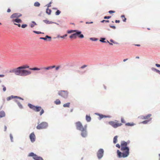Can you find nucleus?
<instances>
[{
	"mask_svg": "<svg viewBox=\"0 0 160 160\" xmlns=\"http://www.w3.org/2000/svg\"><path fill=\"white\" fill-rule=\"evenodd\" d=\"M87 67V65H83L81 67V68H83L86 67Z\"/></svg>",
	"mask_w": 160,
	"mask_h": 160,
	"instance_id": "603ef678",
	"label": "nucleus"
},
{
	"mask_svg": "<svg viewBox=\"0 0 160 160\" xmlns=\"http://www.w3.org/2000/svg\"><path fill=\"white\" fill-rule=\"evenodd\" d=\"M76 124L77 129L82 132L85 131V129L86 128L85 126L83 127L81 123L79 122H77Z\"/></svg>",
	"mask_w": 160,
	"mask_h": 160,
	"instance_id": "0eeeda50",
	"label": "nucleus"
},
{
	"mask_svg": "<svg viewBox=\"0 0 160 160\" xmlns=\"http://www.w3.org/2000/svg\"><path fill=\"white\" fill-rule=\"evenodd\" d=\"M18 98L19 99H22V100H23V99H22V98H20V97H17V96H10V97H8L7 98V101H9L10 100L12 99V98Z\"/></svg>",
	"mask_w": 160,
	"mask_h": 160,
	"instance_id": "4468645a",
	"label": "nucleus"
},
{
	"mask_svg": "<svg viewBox=\"0 0 160 160\" xmlns=\"http://www.w3.org/2000/svg\"><path fill=\"white\" fill-rule=\"evenodd\" d=\"M29 66L28 65H23L13 69L10 72H14L18 75L22 76H26L31 73L30 71L25 69L26 68H29Z\"/></svg>",
	"mask_w": 160,
	"mask_h": 160,
	"instance_id": "f257e3e1",
	"label": "nucleus"
},
{
	"mask_svg": "<svg viewBox=\"0 0 160 160\" xmlns=\"http://www.w3.org/2000/svg\"><path fill=\"white\" fill-rule=\"evenodd\" d=\"M59 95L64 98H67L68 97V92L67 91H61L58 92Z\"/></svg>",
	"mask_w": 160,
	"mask_h": 160,
	"instance_id": "1a4fd4ad",
	"label": "nucleus"
},
{
	"mask_svg": "<svg viewBox=\"0 0 160 160\" xmlns=\"http://www.w3.org/2000/svg\"><path fill=\"white\" fill-rule=\"evenodd\" d=\"M46 12L47 14H48L49 15H50L51 13V10L50 9H49L48 8L46 10Z\"/></svg>",
	"mask_w": 160,
	"mask_h": 160,
	"instance_id": "c756f323",
	"label": "nucleus"
},
{
	"mask_svg": "<svg viewBox=\"0 0 160 160\" xmlns=\"http://www.w3.org/2000/svg\"><path fill=\"white\" fill-rule=\"evenodd\" d=\"M120 22V20H116L115 21V22L116 23H119V22Z\"/></svg>",
	"mask_w": 160,
	"mask_h": 160,
	"instance_id": "5fc2aeb1",
	"label": "nucleus"
},
{
	"mask_svg": "<svg viewBox=\"0 0 160 160\" xmlns=\"http://www.w3.org/2000/svg\"><path fill=\"white\" fill-rule=\"evenodd\" d=\"M109 21L108 20H105V22H109Z\"/></svg>",
	"mask_w": 160,
	"mask_h": 160,
	"instance_id": "774afa93",
	"label": "nucleus"
},
{
	"mask_svg": "<svg viewBox=\"0 0 160 160\" xmlns=\"http://www.w3.org/2000/svg\"><path fill=\"white\" fill-rule=\"evenodd\" d=\"M116 147L119 148H120V146L119 144H117L116 145Z\"/></svg>",
	"mask_w": 160,
	"mask_h": 160,
	"instance_id": "8fccbe9b",
	"label": "nucleus"
},
{
	"mask_svg": "<svg viewBox=\"0 0 160 160\" xmlns=\"http://www.w3.org/2000/svg\"><path fill=\"white\" fill-rule=\"evenodd\" d=\"M40 5V4L38 2H36L34 3V6L35 7H39Z\"/></svg>",
	"mask_w": 160,
	"mask_h": 160,
	"instance_id": "2f4dec72",
	"label": "nucleus"
},
{
	"mask_svg": "<svg viewBox=\"0 0 160 160\" xmlns=\"http://www.w3.org/2000/svg\"><path fill=\"white\" fill-rule=\"evenodd\" d=\"M67 34H66L62 36H61L60 37L61 38H64L65 37H67Z\"/></svg>",
	"mask_w": 160,
	"mask_h": 160,
	"instance_id": "49530a36",
	"label": "nucleus"
},
{
	"mask_svg": "<svg viewBox=\"0 0 160 160\" xmlns=\"http://www.w3.org/2000/svg\"><path fill=\"white\" fill-rule=\"evenodd\" d=\"M27 26V24H22L21 26V27L22 28H25Z\"/></svg>",
	"mask_w": 160,
	"mask_h": 160,
	"instance_id": "a19ab883",
	"label": "nucleus"
},
{
	"mask_svg": "<svg viewBox=\"0 0 160 160\" xmlns=\"http://www.w3.org/2000/svg\"><path fill=\"white\" fill-rule=\"evenodd\" d=\"M51 2H50V3H49L48 4V7H50V6H51Z\"/></svg>",
	"mask_w": 160,
	"mask_h": 160,
	"instance_id": "bf43d9fd",
	"label": "nucleus"
},
{
	"mask_svg": "<svg viewBox=\"0 0 160 160\" xmlns=\"http://www.w3.org/2000/svg\"><path fill=\"white\" fill-rule=\"evenodd\" d=\"M151 69L152 71H155L156 72H157L159 73V72H160V71L159 70L154 68H152Z\"/></svg>",
	"mask_w": 160,
	"mask_h": 160,
	"instance_id": "7c9ffc66",
	"label": "nucleus"
},
{
	"mask_svg": "<svg viewBox=\"0 0 160 160\" xmlns=\"http://www.w3.org/2000/svg\"><path fill=\"white\" fill-rule=\"evenodd\" d=\"M17 103L20 108L22 109L23 108L22 105L20 102H18Z\"/></svg>",
	"mask_w": 160,
	"mask_h": 160,
	"instance_id": "c9c22d12",
	"label": "nucleus"
},
{
	"mask_svg": "<svg viewBox=\"0 0 160 160\" xmlns=\"http://www.w3.org/2000/svg\"><path fill=\"white\" fill-rule=\"evenodd\" d=\"M125 151V152L122 153L119 150H117V153L118 157L120 158H125L128 157L129 154V152Z\"/></svg>",
	"mask_w": 160,
	"mask_h": 160,
	"instance_id": "20e7f679",
	"label": "nucleus"
},
{
	"mask_svg": "<svg viewBox=\"0 0 160 160\" xmlns=\"http://www.w3.org/2000/svg\"><path fill=\"white\" fill-rule=\"evenodd\" d=\"M127 143L124 141H122L121 143V150L122 151H126L129 152V148L127 147Z\"/></svg>",
	"mask_w": 160,
	"mask_h": 160,
	"instance_id": "39448f33",
	"label": "nucleus"
},
{
	"mask_svg": "<svg viewBox=\"0 0 160 160\" xmlns=\"http://www.w3.org/2000/svg\"><path fill=\"white\" fill-rule=\"evenodd\" d=\"M33 32H34L38 34L42 33V32H37V31H33Z\"/></svg>",
	"mask_w": 160,
	"mask_h": 160,
	"instance_id": "c03bdc74",
	"label": "nucleus"
},
{
	"mask_svg": "<svg viewBox=\"0 0 160 160\" xmlns=\"http://www.w3.org/2000/svg\"><path fill=\"white\" fill-rule=\"evenodd\" d=\"M110 27L112 28L113 29H115L116 28V27L115 26H110Z\"/></svg>",
	"mask_w": 160,
	"mask_h": 160,
	"instance_id": "09e8293b",
	"label": "nucleus"
},
{
	"mask_svg": "<svg viewBox=\"0 0 160 160\" xmlns=\"http://www.w3.org/2000/svg\"><path fill=\"white\" fill-rule=\"evenodd\" d=\"M149 121V120H145L142 122V123L144 124H147Z\"/></svg>",
	"mask_w": 160,
	"mask_h": 160,
	"instance_id": "58836bf2",
	"label": "nucleus"
},
{
	"mask_svg": "<svg viewBox=\"0 0 160 160\" xmlns=\"http://www.w3.org/2000/svg\"><path fill=\"white\" fill-rule=\"evenodd\" d=\"M110 41L111 42H112V43H117L116 42H115L113 40H112V39H111L110 40Z\"/></svg>",
	"mask_w": 160,
	"mask_h": 160,
	"instance_id": "3c124183",
	"label": "nucleus"
},
{
	"mask_svg": "<svg viewBox=\"0 0 160 160\" xmlns=\"http://www.w3.org/2000/svg\"><path fill=\"white\" fill-rule=\"evenodd\" d=\"M60 13H61V12L59 10H58L55 13V14L57 15H58Z\"/></svg>",
	"mask_w": 160,
	"mask_h": 160,
	"instance_id": "e433bc0d",
	"label": "nucleus"
},
{
	"mask_svg": "<svg viewBox=\"0 0 160 160\" xmlns=\"http://www.w3.org/2000/svg\"><path fill=\"white\" fill-rule=\"evenodd\" d=\"M121 18H125V16L124 15H122L121 16Z\"/></svg>",
	"mask_w": 160,
	"mask_h": 160,
	"instance_id": "e2e57ef3",
	"label": "nucleus"
},
{
	"mask_svg": "<svg viewBox=\"0 0 160 160\" xmlns=\"http://www.w3.org/2000/svg\"><path fill=\"white\" fill-rule=\"evenodd\" d=\"M43 22L47 24H50L53 23L52 22L50 21L46 20H43Z\"/></svg>",
	"mask_w": 160,
	"mask_h": 160,
	"instance_id": "aec40b11",
	"label": "nucleus"
},
{
	"mask_svg": "<svg viewBox=\"0 0 160 160\" xmlns=\"http://www.w3.org/2000/svg\"><path fill=\"white\" fill-rule=\"evenodd\" d=\"M108 123L114 128H116L118 127L121 126L122 125L121 123L115 122L114 121H110Z\"/></svg>",
	"mask_w": 160,
	"mask_h": 160,
	"instance_id": "9d476101",
	"label": "nucleus"
},
{
	"mask_svg": "<svg viewBox=\"0 0 160 160\" xmlns=\"http://www.w3.org/2000/svg\"><path fill=\"white\" fill-rule=\"evenodd\" d=\"M48 126V124L46 122H43L41 123L37 126L38 129H41L46 128Z\"/></svg>",
	"mask_w": 160,
	"mask_h": 160,
	"instance_id": "423d86ee",
	"label": "nucleus"
},
{
	"mask_svg": "<svg viewBox=\"0 0 160 160\" xmlns=\"http://www.w3.org/2000/svg\"><path fill=\"white\" fill-rule=\"evenodd\" d=\"M59 68H60V66H57L56 68V70H57Z\"/></svg>",
	"mask_w": 160,
	"mask_h": 160,
	"instance_id": "6e6d98bb",
	"label": "nucleus"
},
{
	"mask_svg": "<svg viewBox=\"0 0 160 160\" xmlns=\"http://www.w3.org/2000/svg\"><path fill=\"white\" fill-rule=\"evenodd\" d=\"M135 46H140V44H135Z\"/></svg>",
	"mask_w": 160,
	"mask_h": 160,
	"instance_id": "69168bd1",
	"label": "nucleus"
},
{
	"mask_svg": "<svg viewBox=\"0 0 160 160\" xmlns=\"http://www.w3.org/2000/svg\"><path fill=\"white\" fill-rule=\"evenodd\" d=\"M121 121L123 123H125V120H124L123 118H121Z\"/></svg>",
	"mask_w": 160,
	"mask_h": 160,
	"instance_id": "de8ad7c7",
	"label": "nucleus"
},
{
	"mask_svg": "<svg viewBox=\"0 0 160 160\" xmlns=\"http://www.w3.org/2000/svg\"><path fill=\"white\" fill-rule=\"evenodd\" d=\"M151 116V114H148L146 116H143V119H147L148 118H149V117H150Z\"/></svg>",
	"mask_w": 160,
	"mask_h": 160,
	"instance_id": "393cba45",
	"label": "nucleus"
},
{
	"mask_svg": "<svg viewBox=\"0 0 160 160\" xmlns=\"http://www.w3.org/2000/svg\"><path fill=\"white\" fill-rule=\"evenodd\" d=\"M32 142H34L35 140V136L33 132L29 136Z\"/></svg>",
	"mask_w": 160,
	"mask_h": 160,
	"instance_id": "ddd939ff",
	"label": "nucleus"
},
{
	"mask_svg": "<svg viewBox=\"0 0 160 160\" xmlns=\"http://www.w3.org/2000/svg\"><path fill=\"white\" fill-rule=\"evenodd\" d=\"M106 40V38H100L99 41L102 42H106V41L105 40Z\"/></svg>",
	"mask_w": 160,
	"mask_h": 160,
	"instance_id": "5701e85b",
	"label": "nucleus"
},
{
	"mask_svg": "<svg viewBox=\"0 0 160 160\" xmlns=\"http://www.w3.org/2000/svg\"><path fill=\"white\" fill-rule=\"evenodd\" d=\"M75 32V33L77 37H78L80 38H84L83 35L81 34V32L76 30V31Z\"/></svg>",
	"mask_w": 160,
	"mask_h": 160,
	"instance_id": "f8f14e48",
	"label": "nucleus"
},
{
	"mask_svg": "<svg viewBox=\"0 0 160 160\" xmlns=\"http://www.w3.org/2000/svg\"><path fill=\"white\" fill-rule=\"evenodd\" d=\"M81 135L83 137H85L87 136V133L86 132V128L85 129V130L84 132H82Z\"/></svg>",
	"mask_w": 160,
	"mask_h": 160,
	"instance_id": "f3484780",
	"label": "nucleus"
},
{
	"mask_svg": "<svg viewBox=\"0 0 160 160\" xmlns=\"http://www.w3.org/2000/svg\"><path fill=\"white\" fill-rule=\"evenodd\" d=\"M86 119L88 122L90 121V116L87 115L86 116Z\"/></svg>",
	"mask_w": 160,
	"mask_h": 160,
	"instance_id": "72a5a7b5",
	"label": "nucleus"
},
{
	"mask_svg": "<svg viewBox=\"0 0 160 160\" xmlns=\"http://www.w3.org/2000/svg\"><path fill=\"white\" fill-rule=\"evenodd\" d=\"M111 16H105L104 17V18L105 19H108L111 18Z\"/></svg>",
	"mask_w": 160,
	"mask_h": 160,
	"instance_id": "ea45409f",
	"label": "nucleus"
},
{
	"mask_svg": "<svg viewBox=\"0 0 160 160\" xmlns=\"http://www.w3.org/2000/svg\"><path fill=\"white\" fill-rule=\"evenodd\" d=\"M115 12L114 11H112V10H110L108 12L110 13V14H112V13H115Z\"/></svg>",
	"mask_w": 160,
	"mask_h": 160,
	"instance_id": "79ce46f5",
	"label": "nucleus"
},
{
	"mask_svg": "<svg viewBox=\"0 0 160 160\" xmlns=\"http://www.w3.org/2000/svg\"><path fill=\"white\" fill-rule=\"evenodd\" d=\"M22 16V14L19 13L13 14L10 16V18L12 19L11 22L14 24L18 26L19 27H20L21 26L19 23L22 22V20L18 18Z\"/></svg>",
	"mask_w": 160,
	"mask_h": 160,
	"instance_id": "f03ea898",
	"label": "nucleus"
},
{
	"mask_svg": "<svg viewBox=\"0 0 160 160\" xmlns=\"http://www.w3.org/2000/svg\"><path fill=\"white\" fill-rule=\"evenodd\" d=\"M34 159L35 160H43L42 158L38 157L37 156L35 158H34Z\"/></svg>",
	"mask_w": 160,
	"mask_h": 160,
	"instance_id": "bb28decb",
	"label": "nucleus"
},
{
	"mask_svg": "<svg viewBox=\"0 0 160 160\" xmlns=\"http://www.w3.org/2000/svg\"><path fill=\"white\" fill-rule=\"evenodd\" d=\"M76 31V30H71L69 31H67V32L68 33H70L72 32H75Z\"/></svg>",
	"mask_w": 160,
	"mask_h": 160,
	"instance_id": "473e14b6",
	"label": "nucleus"
},
{
	"mask_svg": "<svg viewBox=\"0 0 160 160\" xmlns=\"http://www.w3.org/2000/svg\"><path fill=\"white\" fill-rule=\"evenodd\" d=\"M70 103L68 102L65 104H64L63 105V106L64 107L66 108L68 107L69 108L70 106Z\"/></svg>",
	"mask_w": 160,
	"mask_h": 160,
	"instance_id": "b1692460",
	"label": "nucleus"
},
{
	"mask_svg": "<svg viewBox=\"0 0 160 160\" xmlns=\"http://www.w3.org/2000/svg\"><path fill=\"white\" fill-rule=\"evenodd\" d=\"M70 38H77V36H76L75 33H73L72 34V35H71L70 36Z\"/></svg>",
	"mask_w": 160,
	"mask_h": 160,
	"instance_id": "c85d7f7f",
	"label": "nucleus"
},
{
	"mask_svg": "<svg viewBox=\"0 0 160 160\" xmlns=\"http://www.w3.org/2000/svg\"><path fill=\"white\" fill-rule=\"evenodd\" d=\"M155 65L156 66H157L158 67H160V65L158 64H155Z\"/></svg>",
	"mask_w": 160,
	"mask_h": 160,
	"instance_id": "864d4df0",
	"label": "nucleus"
},
{
	"mask_svg": "<svg viewBox=\"0 0 160 160\" xmlns=\"http://www.w3.org/2000/svg\"><path fill=\"white\" fill-rule=\"evenodd\" d=\"M28 106L30 108L36 112H38L41 110V111L40 112V115H42L44 112V110L42 109L41 107L35 106L30 103L28 104Z\"/></svg>",
	"mask_w": 160,
	"mask_h": 160,
	"instance_id": "7ed1b4c3",
	"label": "nucleus"
},
{
	"mask_svg": "<svg viewBox=\"0 0 160 160\" xmlns=\"http://www.w3.org/2000/svg\"><path fill=\"white\" fill-rule=\"evenodd\" d=\"M29 69L32 70H39L40 69L38 68H29Z\"/></svg>",
	"mask_w": 160,
	"mask_h": 160,
	"instance_id": "cd10ccee",
	"label": "nucleus"
},
{
	"mask_svg": "<svg viewBox=\"0 0 160 160\" xmlns=\"http://www.w3.org/2000/svg\"><path fill=\"white\" fill-rule=\"evenodd\" d=\"M126 18H124V19L123 20V21L124 22H125L126 21Z\"/></svg>",
	"mask_w": 160,
	"mask_h": 160,
	"instance_id": "052dcab7",
	"label": "nucleus"
},
{
	"mask_svg": "<svg viewBox=\"0 0 160 160\" xmlns=\"http://www.w3.org/2000/svg\"><path fill=\"white\" fill-rule=\"evenodd\" d=\"M2 87H3V90L4 92H5L6 91V88L5 86L4 85H2Z\"/></svg>",
	"mask_w": 160,
	"mask_h": 160,
	"instance_id": "a18cd8bd",
	"label": "nucleus"
},
{
	"mask_svg": "<svg viewBox=\"0 0 160 160\" xmlns=\"http://www.w3.org/2000/svg\"><path fill=\"white\" fill-rule=\"evenodd\" d=\"M91 40L93 41H97L98 40V39L95 38H91Z\"/></svg>",
	"mask_w": 160,
	"mask_h": 160,
	"instance_id": "4c0bfd02",
	"label": "nucleus"
},
{
	"mask_svg": "<svg viewBox=\"0 0 160 160\" xmlns=\"http://www.w3.org/2000/svg\"><path fill=\"white\" fill-rule=\"evenodd\" d=\"M10 139L11 140V141L12 142L13 138V136H12V135L11 134H10Z\"/></svg>",
	"mask_w": 160,
	"mask_h": 160,
	"instance_id": "37998d69",
	"label": "nucleus"
},
{
	"mask_svg": "<svg viewBox=\"0 0 160 160\" xmlns=\"http://www.w3.org/2000/svg\"><path fill=\"white\" fill-rule=\"evenodd\" d=\"M7 128V127L6 126H4V131H6Z\"/></svg>",
	"mask_w": 160,
	"mask_h": 160,
	"instance_id": "4d7b16f0",
	"label": "nucleus"
},
{
	"mask_svg": "<svg viewBox=\"0 0 160 160\" xmlns=\"http://www.w3.org/2000/svg\"><path fill=\"white\" fill-rule=\"evenodd\" d=\"M32 22L33 23V24H31V28H33L34 26L35 25H36V23L34 21H32Z\"/></svg>",
	"mask_w": 160,
	"mask_h": 160,
	"instance_id": "f704fd0d",
	"label": "nucleus"
},
{
	"mask_svg": "<svg viewBox=\"0 0 160 160\" xmlns=\"http://www.w3.org/2000/svg\"><path fill=\"white\" fill-rule=\"evenodd\" d=\"M47 38L50 39L49 40V41H50L51 40V37L47 35L46 36V37L44 38L41 37L40 38V39H43L45 40H47Z\"/></svg>",
	"mask_w": 160,
	"mask_h": 160,
	"instance_id": "dca6fc26",
	"label": "nucleus"
},
{
	"mask_svg": "<svg viewBox=\"0 0 160 160\" xmlns=\"http://www.w3.org/2000/svg\"><path fill=\"white\" fill-rule=\"evenodd\" d=\"M128 59H124L123 60V62H125V61H126Z\"/></svg>",
	"mask_w": 160,
	"mask_h": 160,
	"instance_id": "0e129e2a",
	"label": "nucleus"
},
{
	"mask_svg": "<svg viewBox=\"0 0 160 160\" xmlns=\"http://www.w3.org/2000/svg\"><path fill=\"white\" fill-rule=\"evenodd\" d=\"M54 102L57 105L60 104L61 103V102L60 100L58 99L56 100Z\"/></svg>",
	"mask_w": 160,
	"mask_h": 160,
	"instance_id": "a878e982",
	"label": "nucleus"
},
{
	"mask_svg": "<svg viewBox=\"0 0 160 160\" xmlns=\"http://www.w3.org/2000/svg\"><path fill=\"white\" fill-rule=\"evenodd\" d=\"M104 150L103 149H99L97 153V156L98 159H101L103 156Z\"/></svg>",
	"mask_w": 160,
	"mask_h": 160,
	"instance_id": "6e6552de",
	"label": "nucleus"
},
{
	"mask_svg": "<svg viewBox=\"0 0 160 160\" xmlns=\"http://www.w3.org/2000/svg\"><path fill=\"white\" fill-rule=\"evenodd\" d=\"M11 9L9 8H8L7 11V12H11Z\"/></svg>",
	"mask_w": 160,
	"mask_h": 160,
	"instance_id": "13d9d810",
	"label": "nucleus"
},
{
	"mask_svg": "<svg viewBox=\"0 0 160 160\" xmlns=\"http://www.w3.org/2000/svg\"><path fill=\"white\" fill-rule=\"evenodd\" d=\"M105 22V20H103L102 21H101L102 22Z\"/></svg>",
	"mask_w": 160,
	"mask_h": 160,
	"instance_id": "338daca9",
	"label": "nucleus"
},
{
	"mask_svg": "<svg viewBox=\"0 0 160 160\" xmlns=\"http://www.w3.org/2000/svg\"><path fill=\"white\" fill-rule=\"evenodd\" d=\"M4 77V75H0V77Z\"/></svg>",
	"mask_w": 160,
	"mask_h": 160,
	"instance_id": "680f3d73",
	"label": "nucleus"
},
{
	"mask_svg": "<svg viewBox=\"0 0 160 160\" xmlns=\"http://www.w3.org/2000/svg\"><path fill=\"white\" fill-rule=\"evenodd\" d=\"M135 125V124L133 123H130L129 122H128V123H126L125 124V125L126 126H133Z\"/></svg>",
	"mask_w": 160,
	"mask_h": 160,
	"instance_id": "4be33fe9",
	"label": "nucleus"
},
{
	"mask_svg": "<svg viewBox=\"0 0 160 160\" xmlns=\"http://www.w3.org/2000/svg\"><path fill=\"white\" fill-rule=\"evenodd\" d=\"M55 67V65L53 66H48V67H44L42 68V69L45 70H48L50 69H52Z\"/></svg>",
	"mask_w": 160,
	"mask_h": 160,
	"instance_id": "2eb2a0df",
	"label": "nucleus"
},
{
	"mask_svg": "<svg viewBox=\"0 0 160 160\" xmlns=\"http://www.w3.org/2000/svg\"><path fill=\"white\" fill-rule=\"evenodd\" d=\"M118 138V136H116L114 137L113 142L114 143H116L117 142V138Z\"/></svg>",
	"mask_w": 160,
	"mask_h": 160,
	"instance_id": "412c9836",
	"label": "nucleus"
},
{
	"mask_svg": "<svg viewBox=\"0 0 160 160\" xmlns=\"http://www.w3.org/2000/svg\"><path fill=\"white\" fill-rule=\"evenodd\" d=\"M5 116V113L3 111L0 112V118L4 117Z\"/></svg>",
	"mask_w": 160,
	"mask_h": 160,
	"instance_id": "6ab92c4d",
	"label": "nucleus"
},
{
	"mask_svg": "<svg viewBox=\"0 0 160 160\" xmlns=\"http://www.w3.org/2000/svg\"><path fill=\"white\" fill-rule=\"evenodd\" d=\"M95 114L99 116V118H98V119L99 120H101L102 118H110L111 117V116H106L105 115H103L102 114H100L98 113H95Z\"/></svg>",
	"mask_w": 160,
	"mask_h": 160,
	"instance_id": "9b49d317",
	"label": "nucleus"
},
{
	"mask_svg": "<svg viewBox=\"0 0 160 160\" xmlns=\"http://www.w3.org/2000/svg\"><path fill=\"white\" fill-rule=\"evenodd\" d=\"M28 156L30 157H32L34 159V158H35L37 155L34 154L33 152H31L29 154Z\"/></svg>",
	"mask_w": 160,
	"mask_h": 160,
	"instance_id": "a211bd4d",
	"label": "nucleus"
}]
</instances>
